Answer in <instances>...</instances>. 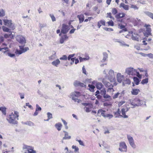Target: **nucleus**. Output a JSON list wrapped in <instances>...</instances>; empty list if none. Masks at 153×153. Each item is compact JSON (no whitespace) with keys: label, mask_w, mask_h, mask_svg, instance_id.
<instances>
[{"label":"nucleus","mask_w":153,"mask_h":153,"mask_svg":"<svg viewBox=\"0 0 153 153\" xmlns=\"http://www.w3.org/2000/svg\"><path fill=\"white\" fill-rule=\"evenodd\" d=\"M19 117L18 112L15 111L14 114L12 113L10 115L8 118L7 119L10 123L16 124L17 123V120H19Z\"/></svg>","instance_id":"obj_1"},{"label":"nucleus","mask_w":153,"mask_h":153,"mask_svg":"<svg viewBox=\"0 0 153 153\" xmlns=\"http://www.w3.org/2000/svg\"><path fill=\"white\" fill-rule=\"evenodd\" d=\"M129 101V103L133 106L131 107L132 108L141 106L144 103L143 101L140 100L138 99H135L134 100H130Z\"/></svg>","instance_id":"obj_2"},{"label":"nucleus","mask_w":153,"mask_h":153,"mask_svg":"<svg viewBox=\"0 0 153 153\" xmlns=\"http://www.w3.org/2000/svg\"><path fill=\"white\" fill-rule=\"evenodd\" d=\"M114 73V71L112 69H110L108 72V74L106 75L105 76V78L108 79L111 82H114L115 80Z\"/></svg>","instance_id":"obj_3"},{"label":"nucleus","mask_w":153,"mask_h":153,"mask_svg":"<svg viewBox=\"0 0 153 153\" xmlns=\"http://www.w3.org/2000/svg\"><path fill=\"white\" fill-rule=\"evenodd\" d=\"M125 72L129 76H133L136 75L137 70L133 68L128 67L126 69Z\"/></svg>","instance_id":"obj_4"},{"label":"nucleus","mask_w":153,"mask_h":153,"mask_svg":"<svg viewBox=\"0 0 153 153\" xmlns=\"http://www.w3.org/2000/svg\"><path fill=\"white\" fill-rule=\"evenodd\" d=\"M119 150L121 152H126L127 151V147L124 142H121L120 143Z\"/></svg>","instance_id":"obj_5"},{"label":"nucleus","mask_w":153,"mask_h":153,"mask_svg":"<svg viewBox=\"0 0 153 153\" xmlns=\"http://www.w3.org/2000/svg\"><path fill=\"white\" fill-rule=\"evenodd\" d=\"M16 38V40L21 44H25L26 43L25 38L21 35L17 36Z\"/></svg>","instance_id":"obj_6"},{"label":"nucleus","mask_w":153,"mask_h":153,"mask_svg":"<svg viewBox=\"0 0 153 153\" xmlns=\"http://www.w3.org/2000/svg\"><path fill=\"white\" fill-rule=\"evenodd\" d=\"M127 137L129 143L131 146L134 149L135 148L136 146L134 143L133 137L129 135H127Z\"/></svg>","instance_id":"obj_7"},{"label":"nucleus","mask_w":153,"mask_h":153,"mask_svg":"<svg viewBox=\"0 0 153 153\" xmlns=\"http://www.w3.org/2000/svg\"><path fill=\"white\" fill-rule=\"evenodd\" d=\"M69 29V26L63 24L62 25V28L61 30V33L63 34H66L68 32Z\"/></svg>","instance_id":"obj_8"},{"label":"nucleus","mask_w":153,"mask_h":153,"mask_svg":"<svg viewBox=\"0 0 153 153\" xmlns=\"http://www.w3.org/2000/svg\"><path fill=\"white\" fill-rule=\"evenodd\" d=\"M150 26L149 25H145V27L146 28V30L144 33V35L146 36H148L151 34V29L149 27Z\"/></svg>","instance_id":"obj_9"},{"label":"nucleus","mask_w":153,"mask_h":153,"mask_svg":"<svg viewBox=\"0 0 153 153\" xmlns=\"http://www.w3.org/2000/svg\"><path fill=\"white\" fill-rule=\"evenodd\" d=\"M3 21L4 23V25H7L9 27L13 29H14L15 28L14 26L13 25L11 20L7 19H4Z\"/></svg>","instance_id":"obj_10"},{"label":"nucleus","mask_w":153,"mask_h":153,"mask_svg":"<svg viewBox=\"0 0 153 153\" xmlns=\"http://www.w3.org/2000/svg\"><path fill=\"white\" fill-rule=\"evenodd\" d=\"M124 76L122 75L120 73H118L117 75V81L119 83H121L124 79Z\"/></svg>","instance_id":"obj_11"},{"label":"nucleus","mask_w":153,"mask_h":153,"mask_svg":"<svg viewBox=\"0 0 153 153\" xmlns=\"http://www.w3.org/2000/svg\"><path fill=\"white\" fill-rule=\"evenodd\" d=\"M74 85L75 87L80 86L82 87H85L86 86V85L83 83L78 80H76L74 82Z\"/></svg>","instance_id":"obj_12"},{"label":"nucleus","mask_w":153,"mask_h":153,"mask_svg":"<svg viewBox=\"0 0 153 153\" xmlns=\"http://www.w3.org/2000/svg\"><path fill=\"white\" fill-rule=\"evenodd\" d=\"M102 82L106 87L110 88L113 87V85L110 82H107L105 79H103L102 80Z\"/></svg>","instance_id":"obj_13"},{"label":"nucleus","mask_w":153,"mask_h":153,"mask_svg":"<svg viewBox=\"0 0 153 153\" xmlns=\"http://www.w3.org/2000/svg\"><path fill=\"white\" fill-rule=\"evenodd\" d=\"M126 109L123 108L121 109V113L122 115H120V116L121 117L124 118H127L128 117V116L126 114V113L127 112L126 111Z\"/></svg>","instance_id":"obj_14"},{"label":"nucleus","mask_w":153,"mask_h":153,"mask_svg":"<svg viewBox=\"0 0 153 153\" xmlns=\"http://www.w3.org/2000/svg\"><path fill=\"white\" fill-rule=\"evenodd\" d=\"M125 15L126 14L124 13H120L115 15V17L117 19L118 21H120L119 19L125 17Z\"/></svg>","instance_id":"obj_15"},{"label":"nucleus","mask_w":153,"mask_h":153,"mask_svg":"<svg viewBox=\"0 0 153 153\" xmlns=\"http://www.w3.org/2000/svg\"><path fill=\"white\" fill-rule=\"evenodd\" d=\"M60 63L59 59H57L51 62V64L56 67H58Z\"/></svg>","instance_id":"obj_16"},{"label":"nucleus","mask_w":153,"mask_h":153,"mask_svg":"<svg viewBox=\"0 0 153 153\" xmlns=\"http://www.w3.org/2000/svg\"><path fill=\"white\" fill-rule=\"evenodd\" d=\"M140 36L136 33H134L132 35V39L134 40L139 41Z\"/></svg>","instance_id":"obj_17"},{"label":"nucleus","mask_w":153,"mask_h":153,"mask_svg":"<svg viewBox=\"0 0 153 153\" xmlns=\"http://www.w3.org/2000/svg\"><path fill=\"white\" fill-rule=\"evenodd\" d=\"M68 38V37L66 35L62 36L60 40V43L61 44H63L65 41Z\"/></svg>","instance_id":"obj_18"},{"label":"nucleus","mask_w":153,"mask_h":153,"mask_svg":"<svg viewBox=\"0 0 153 153\" xmlns=\"http://www.w3.org/2000/svg\"><path fill=\"white\" fill-rule=\"evenodd\" d=\"M77 17L79 19V23H82L84 20V17L83 14H81L80 15H78L77 16Z\"/></svg>","instance_id":"obj_19"},{"label":"nucleus","mask_w":153,"mask_h":153,"mask_svg":"<svg viewBox=\"0 0 153 153\" xmlns=\"http://www.w3.org/2000/svg\"><path fill=\"white\" fill-rule=\"evenodd\" d=\"M120 7H123L125 10H129L128 6L127 5L123 3H121L119 6Z\"/></svg>","instance_id":"obj_20"},{"label":"nucleus","mask_w":153,"mask_h":153,"mask_svg":"<svg viewBox=\"0 0 153 153\" xmlns=\"http://www.w3.org/2000/svg\"><path fill=\"white\" fill-rule=\"evenodd\" d=\"M19 47L20 49L21 50L23 53H25L29 50V48L28 47H25L24 48L23 46H19Z\"/></svg>","instance_id":"obj_21"},{"label":"nucleus","mask_w":153,"mask_h":153,"mask_svg":"<svg viewBox=\"0 0 153 153\" xmlns=\"http://www.w3.org/2000/svg\"><path fill=\"white\" fill-rule=\"evenodd\" d=\"M63 132L65 133V136L63 138V140H68L70 139L71 138V136H68V133L67 132L65 131H63Z\"/></svg>","instance_id":"obj_22"},{"label":"nucleus","mask_w":153,"mask_h":153,"mask_svg":"<svg viewBox=\"0 0 153 153\" xmlns=\"http://www.w3.org/2000/svg\"><path fill=\"white\" fill-rule=\"evenodd\" d=\"M62 125L60 123H58L55 125V126L58 131H59L61 130Z\"/></svg>","instance_id":"obj_23"},{"label":"nucleus","mask_w":153,"mask_h":153,"mask_svg":"<svg viewBox=\"0 0 153 153\" xmlns=\"http://www.w3.org/2000/svg\"><path fill=\"white\" fill-rule=\"evenodd\" d=\"M103 86V85L100 82H97L96 84V87L97 89L99 90L101 89L102 88Z\"/></svg>","instance_id":"obj_24"},{"label":"nucleus","mask_w":153,"mask_h":153,"mask_svg":"<svg viewBox=\"0 0 153 153\" xmlns=\"http://www.w3.org/2000/svg\"><path fill=\"white\" fill-rule=\"evenodd\" d=\"M105 112V111H103L102 109H100L98 111L97 114L98 115V114H99L100 113H101V115L105 117L106 115L104 113Z\"/></svg>","instance_id":"obj_25"},{"label":"nucleus","mask_w":153,"mask_h":153,"mask_svg":"<svg viewBox=\"0 0 153 153\" xmlns=\"http://www.w3.org/2000/svg\"><path fill=\"white\" fill-rule=\"evenodd\" d=\"M103 58L102 61V62H104L106 60L108 57V54L106 52H104L103 53Z\"/></svg>","instance_id":"obj_26"},{"label":"nucleus","mask_w":153,"mask_h":153,"mask_svg":"<svg viewBox=\"0 0 153 153\" xmlns=\"http://www.w3.org/2000/svg\"><path fill=\"white\" fill-rule=\"evenodd\" d=\"M139 92L140 90L138 89H133L131 91V93L133 95H137Z\"/></svg>","instance_id":"obj_27"},{"label":"nucleus","mask_w":153,"mask_h":153,"mask_svg":"<svg viewBox=\"0 0 153 153\" xmlns=\"http://www.w3.org/2000/svg\"><path fill=\"white\" fill-rule=\"evenodd\" d=\"M117 42L119 43L120 44V45L121 46H127L129 47V45H128L126 44L123 41H116Z\"/></svg>","instance_id":"obj_28"},{"label":"nucleus","mask_w":153,"mask_h":153,"mask_svg":"<svg viewBox=\"0 0 153 153\" xmlns=\"http://www.w3.org/2000/svg\"><path fill=\"white\" fill-rule=\"evenodd\" d=\"M71 96H81V94L79 91H74L71 93Z\"/></svg>","instance_id":"obj_29"},{"label":"nucleus","mask_w":153,"mask_h":153,"mask_svg":"<svg viewBox=\"0 0 153 153\" xmlns=\"http://www.w3.org/2000/svg\"><path fill=\"white\" fill-rule=\"evenodd\" d=\"M31 147V146H28L25 144H23L22 149L24 151L27 150L28 151L29 150V149H30Z\"/></svg>","instance_id":"obj_30"},{"label":"nucleus","mask_w":153,"mask_h":153,"mask_svg":"<svg viewBox=\"0 0 153 153\" xmlns=\"http://www.w3.org/2000/svg\"><path fill=\"white\" fill-rule=\"evenodd\" d=\"M92 107H93L85 106L84 109L86 112H88L91 111V109Z\"/></svg>","instance_id":"obj_31"},{"label":"nucleus","mask_w":153,"mask_h":153,"mask_svg":"<svg viewBox=\"0 0 153 153\" xmlns=\"http://www.w3.org/2000/svg\"><path fill=\"white\" fill-rule=\"evenodd\" d=\"M88 87H89V90L92 92H93L94 91V89L95 88V86L94 85H93L91 84H88Z\"/></svg>","instance_id":"obj_32"},{"label":"nucleus","mask_w":153,"mask_h":153,"mask_svg":"<svg viewBox=\"0 0 153 153\" xmlns=\"http://www.w3.org/2000/svg\"><path fill=\"white\" fill-rule=\"evenodd\" d=\"M130 8L134 9V10H138L139 9V7L135 5L130 4Z\"/></svg>","instance_id":"obj_33"},{"label":"nucleus","mask_w":153,"mask_h":153,"mask_svg":"<svg viewBox=\"0 0 153 153\" xmlns=\"http://www.w3.org/2000/svg\"><path fill=\"white\" fill-rule=\"evenodd\" d=\"M133 80L134 83L137 85L139 84L140 82V80L137 77H134Z\"/></svg>","instance_id":"obj_34"},{"label":"nucleus","mask_w":153,"mask_h":153,"mask_svg":"<svg viewBox=\"0 0 153 153\" xmlns=\"http://www.w3.org/2000/svg\"><path fill=\"white\" fill-rule=\"evenodd\" d=\"M0 111L4 114H6V108L4 107H0Z\"/></svg>","instance_id":"obj_35"},{"label":"nucleus","mask_w":153,"mask_h":153,"mask_svg":"<svg viewBox=\"0 0 153 153\" xmlns=\"http://www.w3.org/2000/svg\"><path fill=\"white\" fill-rule=\"evenodd\" d=\"M2 29L4 32L10 33V29L4 26H3Z\"/></svg>","instance_id":"obj_36"},{"label":"nucleus","mask_w":153,"mask_h":153,"mask_svg":"<svg viewBox=\"0 0 153 153\" xmlns=\"http://www.w3.org/2000/svg\"><path fill=\"white\" fill-rule=\"evenodd\" d=\"M78 96H73L72 99L75 102H81V100L78 99L77 97Z\"/></svg>","instance_id":"obj_37"},{"label":"nucleus","mask_w":153,"mask_h":153,"mask_svg":"<svg viewBox=\"0 0 153 153\" xmlns=\"http://www.w3.org/2000/svg\"><path fill=\"white\" fill-rule=\"evenodd\" d=\"M107 92L111 94H113L112 93L114 91V90L113 89V87L108 88L107 89Z\"/></svg>","instance_id":"obj_38"},{"label":"nucleus","mask_w":153,"mask_h":153,"mask_svg":"<svg viewBox=\"0 0 153 153\" xmlns=\"http://www.w3.org/2000/svg\"><path fill=\"white\" fill-rule=\"evenodd\" d=\"M25 153H36L35 151H34L32 147H30V149H29L27 151V152H25Z\"/></svg>","instance_id":"obj_39"},{"label":"nucleus","mask_w":153,"mask_h":153,"mask_svg":"<svg viewBox=\"0 0 153 153\" xmlns=\"http://www.w3.org/2000/svg\"><path fill=\"white\" fill-rule=\"evenodd\" d=\"M125 91L124 90H123L121 92H118L114 96H118L119 95H124L125 94Z\"/></svg>","instance_id":"obj_40"},{"label":"nucleus","mask_w":153,"mask_h":153,"mask_svg":"<svg viewBox=\"0 0 153 153\" xmlns=\"http://www.w3.org/2000/svg\"><path fill=\"white\" fill-rule=\"evenodd\" d=\"M148 78H146L143 79L141 82V83L143 85L145 84H146L148 82Z\"/></svg>","instance_id":"obj_41"},{"label":"nucleus","mask_w":153,"mask_h":153,"mask_svg":"<svg viewBox=\"0 0 153 153\" xmlns=\"http://www.w3.org/2000/svg\"><path fill=\"white\" fill-rule=\"evenodd\" d=\"M82 105L85 106H90V107H93V105L92 104L87 103H82Z\"/></svg>","instance_id":"obj_42"},{"label":"nucleus","mask_w":153,"mask_h":153,"mask_svg":"<svg viewBox=\"0 0 153 153\" xmlns=\"http://www.w3.org/2000/svg\"><path fill=\"white\" fill-rule=\"evenodd\" d=\"M15 53L16 54H18L19 55H20V54H21L22 53H23L21 50L20 49V50H19L18 49H16V51H15Z\"/></svg>","instance_id":"obj_43"},{"label":"nucleus","mask_w":153,"mask_h":153,"mask_svg":"<svg viewBox=\"0 0 153 153\" xmlns=\"http://www.w3.org/2000/svg\"><path fill=\"white\" fill-rule=\"evenodd\" d=\"M146 14L149 17L153 19V13L149 12H146Z\"/></svg>","instance_id":"obj_44"},{"label":"nucleus","mask_w":153,"mask_h":153,"mask_svg":"<svg viewBox=\"0 0 153 153\" xmlns=\"http://www.w3.org/2000/svg\"><path fill=\"white\" fill-rule=\"evenodd\" d=\"M106 90L105 89H103L102 90H100V94L103 96H105L106 94Z\"/></svg>","instance_id":"obj_45"},{"label":"nucleus","mask_w":153,"mask_h":153,"mask_svg":"<svg viewBox=\"0 0 153 153\" xmlns=\"http://www.w3.org/2000/svg\"><path fill=\"white\" fill-rule=\"evenodd\" d=\"M50 16L51 19L52 21V22H55L56 21V19L54 15L53 14H50L49 15Z\"/></svg>","instance_id":"obj_46"},{"label":"nucleus","mask_w":153,"mask_h":153,"mask_svg":"<svg viewBox=\"0 0 153 153\" xmlns=\"http://www.w3.org/2000/svg\"><path fill=\"white\" fill-rule=\"evenodd\" d=\"M59 59L61 60H66L67 59V57L66 55H64L62 57H60Z\"/></svg>","instance_id":"obj_47"},{"label":"nucleus","mask_w":153,"mask_h":153,"mask_svg":"<svg viewBox=\"0 0 153 153\" xmlns=\"http://www.w3.org/2000/svg\"><path fill=\"white\" fill-rule=\"evenodd\" d=\"M112 12L113 15H116L117 13V11L116 8H113L112 10Z\"/></svg>","instance_id":"obj_48"},{"label":"nucleus","mask_w":153,"mask_h":153,"mask_svg":"<svg viewBox=\"0 0 153 153\" xmlns=\"http://www.w3.org/2000/svg\"><path fill=\"white\" fill-rule=\"evenodd\" d=\"M25 124L30 126H32L34 125V124L30 121L27 122L25 123Z\"/></svg>","instance_id":"obj_49"},{"label":"nucleus","mask_w":153,"mask_h":153,"mask_svg":"<svg viewBox=\"0 0 153 153\" xmlns=\"http://www.w3.org/2000/svg\"><path fill=\"white\" fill-rule=\"evenodd\" d=\"M47 26L46 24H42L40 23L39 24V27L41 29L46 27Z\"/></svg>","instance_id":"obj_50"},{"label":"nucleus","mask_w":153,"mask_h":153,"mask_svg":"<svg viewBox=\"0 0 153 153\" xmlns=\"http://www.w3.org/2000/svg\"><path fill=\"white\" fill-rule=\"evenodd\" d=\"M76 140L79 143V144L80 145H82V146H84V143L81 140H78L77 138H76Z\"/></svg>","instance_id":"obj_51"},{"label":"nucleus","mask_w":153,"mask_h":153,"mask_svg":"<svg viewBox=\"0 0 153 153\" xmlns=\"http://www.w3.org/2000/svg\"><path fill=\"white\" fill-rule=\"evenodd\" d=\"M5 15V13L4 11L1 9L0 11V16H3Z\"/></svg>","instance_id":"obj_52"},{"label":"nucleus","mask_w":153,"mask_h":153,"mask_svg":"<svg viewBox=\"0 0 153 153\" xmlns=\"http://www.w3.org/2000/svg\"><path fill=\"white\" fill-rule=\"evenodd\" d=\"M72 149H74L75 152H76L79 151V149L78 148L76 147V146L73 145L72 146Z\"/></svg>","instance_id":"obj_53"},{"label":"nucleus","mask_w":153,"mask_h":153,"mask_svg":"<svg viewBox=\"0 0 153 153\" xmlns=\"http://www.w3.org/2000/svg\"><path fill=\"white\" fill-rule=\"evenodd\" d=\"M107 23L108 25L111 26H113L114 25V23L113 21H108L107 22Z\"/></svg>","instance_id":"obj_54"},{"label":"nucleus","mask_w":153,"mask_h":153,"mask_svg":"<svg viewBox=\"0 0 153 153\" xmlns=\"http://www.w3.org/2000/svg\"><path fill=\"white\" fill-rule=\"evenodd\" d=\"M140 19H138L137 18H136L135 19V25H137L138 24H139V22H140Z\"/></svg>","instance_id":"obj_55"},{"label":"nucleus","mask_w":153,"mask_h":153,"mask_svg":"<svg viewBox=\"0 0 153 153\" xmlns=\"http://www.w3.org/2000/svg\"><path fill=\"white\" fill-rule=\"evenodd\" d=\"M56 58V56L55 55H53L49 56V59L50 60L54 59Z\"/></svg>","instance_id":"obj_56"},{"label":"nucleus","mask_w":153,"mask_h":153,"mask_svg":"<svg viewBox=\"0 0 153 153\" xmlns=\"http://www.w3.org/2000/svg\"><path fill=\"white\" fill-rule=\"evenodd\" d=\"M41 108L37 104L36 105V111H41Z\"/></svg>","instance_id":"obj_57"},{"label":"nucleus","mask_w":153,"mask_h":153,"mask_svg":"<svg viewBox=\"0 0 153 153\" xmlns=\"http://www.w3.org/2000/svg\"><path fill=\"white\" fill-rule=\"evenodd\" d=\"M74 56V54H71L69 55L68 57L67 58V59L68 60H70V59L71 60V58H73V57Z\"/></svg>","instance_id":"obj_58"},{"label":"nucleus","mask_w":153,"mask_h":153,"mask_svg":"<svg viewBox=\"0 0 153 153\" xmlns=\"http://www.w3.org/2000/svg\"><path fill=\"white\" fill-rule=\"evenodd\" d=\"M79 59L80 62H83L84 61L86 60L85 58H82L81 56L79 57Z\"/></svg>","instance_id":"obj_59"},{"label":"nucleus","mask_w":153,"mask_h":153,"mask_svg":"<svg viewBox=\"0 0 153 153\" xmlns=\"http://www.w3.org/2000/svg\"><path fill=\"white\" fill-rule=\"evenodd\" d=\"M47 116H48V117L49 119H51L52 118V114L50 113V112H48L47 113Z\"/></svg>","instance_id":"obj_60"},{"label":"nucleus","mask_w":153,"mask_h":153,"mask_svg":"<svg viewBox=\"0 0 153 153\" xmlns=\"http://www.w3.org/2000/svg\"><path fill=\"white\" fill-rule=\"evenodd\" d=\"M107 17H109L110 18L112 19H114V18L112 17L111 16V13H107Z\"/></svg>","instance_id":"obj_61"},{"label":"nucleus","mask_w":153,"mask_h":153,"mask_svg":"<svg viewBox=\"0 0 153 153\" xmlns=\"http://www.w3.org/2000/svg\"><path fill=\"white\" fill-rule=\"evenodd\" d=\"M98 22L102 25H105V21L104 20H101L100 21Z\"/></svg>","instance_id":"obj_62"},{"label":"nucleus","mask_w":153,"mask_h":153,"mask_svg":"<svg viewBox=\"0 0 153 153\" xmlns=\"http://www.w3.org/2000/svg\"><path fill=\"white\" fill-rule=\"evenodd\" d=\"M114 114L115 115H121L120 114V109L119 108L117 109V111L115 112L114 113Z\"/></svg>","instance_id":"obj_63"},{"label":"nucleus","mask_w":153,"mask_h":153,"mask_svg":"<svg viewBox=\"0 0 153 153\" xmlns=\"http://www.w3.org/2000/svg\"><path fill=\"white\" fill-rule=\"evenodd\" d=\"M113 115L112 114H106L105 115V117H108L109 119L112 118Z\"/></svg>","instance_id":"obj_64"}]
</instances>
